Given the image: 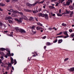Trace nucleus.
Returning a JSON list of instances; mask_svg holds the SVG:
<instances>
[{
	"instance_id": "nucleus-54",
	"label": "nucleus",
	"mask_w": 74,
	"mask_h": 74,
	"mask_svg": "<svg viewBox=\"0 0 74 74\" xmlns=\"http://www.w3.org/2000/svg\"><path fill=\"white\" fill-rule=\"evenodd\" d=\"M8 18H9V19H12V18L10 16H8Z\"/></svg>"
},
{
	"instance_id": "nucleus-2",
	"label": "nucleus",
	"mask_w": 74,
	"mask_h": 74,
	"mask_svg": "<svg viewBox=\"0 0 74 74\" xmlns=\"http://www.w3.org/2000/svg\"><path fill=\"white\" fill-rule=\"evenodd\" d=\"M10 60L11 64H13L14 63V65L16 64L17 63L16 61V60H14L13 58L11 57L10 58Z\"/></svg>"
},
{
	"instance_id": "nucleus-35",
	"label": "nucleus",
	"mask_w": 74,
	"mask_h": 74,
	"mask_svg": "<svg viewBox=\"0 0 74 74\" xmlns=\"http://www.w3.org/2000/svg\"><path fill=\"white\" fill-rule=\"evenodd\" d=\"M18 14H19L21 15H23V13L21 12H18Z\"/></svg>"
},
{
	"instance_id": "nucleus-13",
	"label": "nucleus",
	"mask_w": 74,
	"mask_h": 74,
	"mask_svg": "<svg viewBox=\"0 0 74 74\" xmlns=\"http://www.w3.org/2000/svg\"><path fill=\"white\" fill-rule=\"evenodd\" d=\"M62 41H63V40H62V39L59 40H58V44H60V43H61V42H62Z\"/></svg>"
},
{
	"instance_id": "nucleus-30",
	"label": "nucleus",
	"mask_w": 74,
	"mask_h": 74,
	"mask_svg": "<svg viewBox=\"0 0 74 74\" xmlns=\"http://www.w3.org/2000/svg\"><path fill=\"white\" fill-rule=\"evenodd\" d=\"M69 58H66L64 59V61L66 62V61H67V60H69Z\"/></svg>"
},
{
	"instance_id": "nucleus-24",
	"label": "nucleus",
	"mask_w": 74,
	"mask_h": 74,
	"mask_svg": "<svg viewBox=\"0 0 74 74\" xmlns=\"http://www.w3.org/2000/svg\"><path fill=\"white\" fill-rule=\"evenodd\" d=\"M42 16V13H39L38 14V16Z\"/></svg>"
},
{
	"instance_id": "nucleus-52",
	"label": "nucleus",
	"mask_w": 74,
	"mask_h": 74,
	"mask_svg": "<svg viewBox=\"0 0 74 74\" xmlns=\"http://www.w3.org/2000/svg\"><path fill=\"white\" fill-rule=\"evenodd\" d=\"M51 15L53 16H55V14H53L52 13H51Z\"/></svg>"
},
{
	"instance_id": "nucleus-22",
	"label": "nucleus",
	"mask_w": 74,
	"mask_h": 74,
	"mask_svg": "<svg viewBox=\"0 0 74 74\" xmlns=\"http://www.w3.org/2000/svg\"><path fill=\"white\" fill-rule=\"evenodd\" d=\"M8 21L9 23H13L12 21L10 20H8Z\"/></svg>"
},
{
	"instance_id": "nucleus-10",
	"label": "nucleus",
	"mask_w": 74,
	"mask_h": 74,
	"mask_svg": "<svg viewBox=\"0 0 74 74\" xmlns=\"http://www.w3.org/2000/svg\"><path fill=\"white\" fill-rule=\"evenodd\" d=\"M8 11H9V12H12L13 13L14 12V10L12 9H11L10 10H8Z\"/></svg>"
},
{
	"instance_id": "nucleus-44",
	"label": "nucleus",
	"mask_w": 74,
	"mask_h": 74,
	"mask_svg": "<svg viewBox=\"0 0 74 74\" xmlns=\"http://www.w3.org/2000/svg\"><path fill=\"white\" fill-rule=\"evenodd\" d=\"M8 19H9L8 18V17H6L5 18V20H8Z\"/></svg>"
},
{
	"instance_id": "nucleus-6",
	"label": "nucleus",
	"mask_w": 74,
	"mask_h": 74,
	"mask_svg": "<svg viewBox=\"0 0 74 74\" xmlns=\"http://www.w3.org/2000/svg\"><path fill=\"white\" fill-rule=\"evenodd\" d=\"M49 7L50 9L52 10L53 9H55V8L54 6H49Z\"/></svg>"
},
{
	"instance_id": "nucleus-19",
	"label": "nucleus",
	"mask_w": 74,
	"mask_h": 74,
	"mask_svg": "<svg viewBox=\"0 0 74 74\" xmlns=\"http://www.w3.org/2000/svg\"><path fill=\"white\" fill-rule=\"evenodd\" d=\"M67 31L64 32V34H65V35H66V36H69V35H68V34H67Z\"/></svg>"
},
{
	"instance_id": "nucleus-7",
	"label": "nucleus",
	"mask_w": 74,
	"mask_h": 74,
	"mask_svg": "<svg viewBox=\"0 0 74 74\" xmlns=\"http://www.w3.org/2000/svg\"><path fill=\"white\" fill-rule=\"evenodd\" d=\"M8 53H7L6 54L8 56H11V53H10V51L9 50L8 51Z\"/></svg>"
},
{
	"instance_id": "nucleus-15",
	"label": "nucleus",
	"mask_w": 74,
	"mask_h": 74,
	"mask_svg": "<svg viewBox=\"0 0 74 74\" xmlns=\"http://www.w3.org/2000/svg\"><path fill=\"white\" fill-rule=\"evenodd\" d=\"M45 18H46V19H48V14H45Z\"/></svg>"
},
{
	"instance_id": "nucleus-1",
	"label": "nucleus",
	"mask_w": 74,
	"mask_h": 74,
	"mask_svg": "<svg viewBox=\"0 0 74 74\" xmlns=\"http://www.w3.org/2000/svg\"><path fill=\"white\" fill-rule=\"evenodd\" d=\"M15 29L16 32H19L21 33H26V31L25 30L22 29H19L18 27L15 28Z\"/></svg>"
},
{
	"instance_id": "nucleus-29",
	"label": "nucleus",
	"mask_w": 74,
	"mask_h": 74,
	"mask_svg": "<svg viewBox=\"0 0 74 74\" xmlns=\"http://www.w3.org/2000/svg\"><path fill=\"white\" fill-rule=\"evenodd\" d=\"M62 26H66V24H65L64 23H62Z\"/></svg>"
},
{
	"instance_id": "nucleus-45",
	"label": "nucleus",
	"mask_w": 74,
	"mask_h": 74,
	"mask_svg": "<svg viewBox=\"0 0 74 74\" xmlns=\"http://www.w3.org/2000/svg\"><path fill=\"white\" fill-rule=\"evenodd\" d=\"M57 4L56 5V6L57 7V6H58L59 5V3H58V2H56Z\"/></svg>"
},
{
	"instance_id": "nucleus-28",
	"label": "nucleus",
	"mask_w": 74,
	"mask_h": 74,
	"mask_svg": "<svg viewBox=\"0 0 74 74\" xmlns=\"http://www.w3.org/2000/svg\"><path fill=\"white\" fill-rule=\"evenodd\" d=\"M38 25H39V26H42V24H41V23H37Z\"/></svg>"
},
{
	"instance_id": "nucleus-18",
	"label": "nucleus",
	"mask_w": 74,
	"mask_h": 74,
	"mask_svg": "<svg viewBox=\"0 0 74 74\" xmlns=\"http://www.w3.org/2000/svg\"><path fill=\"white\" fill-rule=\"evenodd\" d=\"M5 50H6V49L4 48H1L0 49V50L1 51H5Z\"/></svg>"
},
{
	"instance_id": "nucleus-20",
	"label": "nucleus",
	"mask_w": 74,
	"mask_h": 74,
	"mask_svg": "<svg viewBox=\"0 0 74 74\" xmlns=\"http://www.w3.org/2000/svg\"><path fill=\"white\" fill-rule=\"evenodd\" d=\"M57 15L58 16H62V14L60 13L57 14Z\"/></svg>"
},
{
	"instance_id": "nucleus-26",
	"label": "nucleus",
	"mask_w": 74,
	"mask_h": 74,
	"mask_svg": "<svg viewBox=\"0 0 74 74\" xmlns=\"http://www.w3.org/2000/svg\"><path fill=\"white\" fill-rule=\"evenodd\" d=\"M66 13H67L66 14H70V11L66 10Z\"/></svg>"
},
{
	"instance_id": "nucleus-60",
	"label": "nucleus",
	"mask_w": 74,
	"mask_h": 74,
	"mask_svg": "<svg viewBox=\"0 0 74 74\" xmlns=\"http://www.w3.org/2000/svg\"><path fill=\"white\" fill-rule=\"evenodd\" d=\"M61 9H60L59 10V12L60 13H61Z\"/></svg>"
},
{
	"instance_id": "nucleus-23",
	"label": "nucleus",
	"mask_w": 74,
	"mask_h": 74,
	"mask_svg": "<svg viewBox=\"0 0 74 74\" xmlns=\"http://www.w3.org/2000/svg\"><path fill=\"white\" fill-rule=\"evenodd\" d=\"M8 67H11L12 66V65L11 64V63H10L8 64Z\"/></svg>"
},
{
	"instance_id": "nucleus-57",
	"label": "nucleus",
	"mask_w": 74,
	"mask_h": 74,
	"mask_svg": "<svg viewBox=\"0 0 74 74\" xmlns=\"http://www.w3.org/2000/svg\"><path fill=\"white\" fill-rule=\"evenodd\" d=\"M0 11H3V10L0 8Z\"/></svg>"
},
{
	"instance_id": "nucleus-21",
	"label": "nucleus",
	"mask_w": 74,
	"mask_h": 74,
	"mask_svg": "<svg viewBox=\"0 0 74 74\" xmlns=\"http://www.w3.org/2000/svg\"><path fill=\"white\" fill-rule=\"evenodd\" d=\"M51 44L50 42H47L46 43V45H50Z\"/></svg>"
},
{
	"instance_id": "nucleus-27",
	"label": "nucleus",
	"mask_w": 74,
	"mask_h": 74,
	"mask_svg": "<svg viewBox=\"0 0 74 74\" xmlns=\"http://www.w3.org/2000/svg\"><path fill=\"white\" fill-rule=\"evenodd\" d=\"M33 18L32 17H30V18L29 19V21H32V20H33Z\"/></svg>"
},
{
	"instance_id": "nucleus-43",
	"label": "nucleus",
	"mask_w": 74,
	"mask_h": 74,
	"mask_svg": "<svg viewBox=\"0 0 74 74\" xmlns=\"http://www.w3.org/2000/svg\"><path fill=\"white\" fill-rule=\"evenodd\" d=\"M62 34V32H61L59 34H58L57 35H60Z\"/></svg>"
},
{
	"instance_id": "nucleus-59",
	"label": "nucleus",
	"mask_w": 74,
	"mask_h": 74,
	"mask_svg": "<svg viewBox=\"0 0 74 74\" xmlns=\"http://www.w3.org/2000/svg\"><path fill=\"white\" fill-rule=\"evenodd\" d=\"M32 29H34V26H33L32 27Z\"/></svg>"
},
{
	"instance_id": "nucleus-8",
	"label": "nucleus",
	"mask_w": 74,
	"mask_h": 74,
	"mask_svg": "<svg viewBox=\"0 0 74 74\" xmlns=\"http://www.w3.org/2000/svg\"><path fill=\"white\" fill-rule=\"evenodd\" d=\"M73 14H74V12H73V11H72L71 12V13L70 14V17H72L73 16Z\"/></svg>"
},
{
	"instance_id": "nucleus-33",
	"label": "nucleus",
	"mask_w": 74,
	"mask_h": 74,
	"mask_svg": "<svg viewBox=\"0 0 74 74\" xmlns=\"http://www.w3.org/2000/svg\"><path fill=\"white\" fill-rule=\"evenodd\" d=\"M1 55H2V56H4L5 55V54L2 52L1 53Z\"/></svg>"
},
{
	"instance_id": "nucleus-63",
	"label": "nucleus",
	"mask_w": 74,
	"mask_h": 74,
	"mask_svg": "<svg viewBox=\"0 0 74 74\" xmlns=\"http://www.w3.org/2000/svg\"><path fill=\"white\" fill-rule=\"evenodd\" d=\"M10 34H11V35H12V34H13V32H12L10 33Z\"/></svg>"
},
{
	"instance_id": "nucleus-42",
	"label": "nucleus",
	"mask_w": 74,
	"mask_h": 74,
	"mask_svg": "<svg viewBox=\"0 0 74 74\" xmlns=\"http://www.w3.org/2000/svg\"><path fill=\"white\" fill-rule=\"evenodd\" d=\"M62 4L64 5V6H66V4H65V2H63Z\"/></svg>"
},
{
	"instance_id": "nucleus-51",
	"label": "nucleus",
	"mask_w": 74,
	"mask_h": 74,
	"mask_svg": "<svg viewBox=\"0 0 74 74\" xmlns=\"http://www.w3.org/2000/svg\"><path fill=\"white\" fill-rule=\"evenodd\" d=\"M5 1L7 3H8V2H10V0H5Z\"/></svg>"
},
{
	"instance_id": "nucleus-48",
	"label": "nucleus",
	"mask_w": 74,
	"mask_h": 74,
	"mask_svg": "<svg viewBox=\"0 0 74 74\" xmlns=\"http://www.w3.org/2000/svg\"><path fill=\"white\" fill-rule=\"evenodd\" d=\"M5 58H8V56L7 55V54H6L5 56Z\"/></svg>"
},
{
	"instance_id": "nucleus-58",
	"label": "nucleus",
	"mask_w": 74,
	"mask_h": 74,
	"mask_svg": "<svg viewBox=\"0 0 74 74\" xmlns=\"http://www.w3.org/2000/svg\"><path fill=\"white\" fill-rule=\"evenodd\" d=\"M32 32H34V34H36V31L34 32V31H33V30H32Z\"/></svg>"
},
{
	"instance_id": "nucleus-3",
	"label": "nucleus",
	"mask_w": 74,
	"mask_h": 74,
	"mask_svg": "<svg viewBox=\"0 0 74 74\" xmlns=\"http://www.w3.org/2000/svg\"><path fill=\"white\" fill-rule=\"evenodd\" d=\"M14 19L15 20V21H16L17 22L18 24H20V23H22V18H19V19H18L17 18H15Z\"/></svg>"
},
{
	"instance_id": "nucleus-12",
	"label": "nucleus",
	"mask_w": 74,
	"mask_h": 74,
	"mask_svg": "<svg viewBox=\"0 0 74 74\" xmlns=\"http://www.w3.org/2000/svg\"><path fill=\"white\" fill-rule=\"evenodd\" d=\"M69 71H74V68L73 67L71 68L70 69H69Z\"/></svg>"
},
{
	"instance_id": "nucleus-41",
	"label": "nucleus",
	"mask_w": 74,
	"mask_h": 74,
	"mask_svg": "<svg viewBox=\"0 0 74 74\" xmlns=\"http://www.w3.org/2000/svg\"><path fill=\"white\" fill-rule=\"evenodd\" d=\"M58 41V39H56L55 41H54L53 42V43H55L56 42Z\"/></svg>"
},
{
	"instance_id": "nucleus-36",
	"label": "nucleus",
	"mask_w": 74,
	"mask_h": 74,
	"mask_svg": "<svg viewBox=\"0 0 74 74\" xmlns=\"http://www.w3.org/2000/svg\"><path fill=\"white\" fill-rule=\"evenodd\" d=\"M0 5H1V6H2L3 7H4V6H5V4H4L2 3H1Z\"/></svg>"
},
{
	"instance_id": "nucleus-49",
	"label": "nucleus",
	"mask_w": 74,
	"mask_h": 74,
	"mask_svg": "<svg viewBox=\"0 0 74 74\" xmlns=\"http://www.w3.org/2000/svg\"><path fill=\"white\" fill-rule=\"evenodd\" d=\"M69 35H66V36H65L64 37V38H67V37H69Z\"/></svg>"
},
{
	"instance_id": "nucleus-53",
	"label": "nucleus",
	"mask_w": 74,
	"mask_h": 74,
	"mask_svg": "<svg viewBox=\"0 0 74 74\" xmlns=\"http://www.w3.org/2000/svg\"><path fill=\"white\" fill-rule=\"evenodd\" d=\"M2 62L1 60L0 59V64H1V63H2L3 62Z\"/></svg>"
},
{
	"instance_id": "nucleus-55",
	"label": "nucleus",
	"mask_w": 74,
	"mask_h": 74,
	"mask_svg": "<svg viewBox=\"0 0 74 74\" xmlns=\"http://www.w3.org/2000/svg\"><path fill=\"white\" fill-rule=\"evenodd\" d=\"M46 37H47L46 36H45L44 37H43L42 38V39H45V38H46Z\"/></svg>"
},
{
	"instance_id": "nucleus-47",
	"label": "nucleus",
	"mask_w": 74,
	"mask_h": 74,
	"mask_svg": "<svg viewBox=\"0 0 74 74\" xmlns=\"http://www.w3.org/2000/svg\"><path fill=\"white\" fill-rule=\"evenodd\" d=\"M73 31V29H70L69 30V32H71Z\"/></svg>"
},
{
	"instance_id": "nucleus-11",
	"label": "nucleus",
	"mask_w": 74,
	"mask_h": 74,
	"mask_svg": "<svg viewBox=\"0 0 74 74\" xmlns=\"http://www.w3.org/2000/svg\"><path fill=\"white\" fill-rule=\"evenodd\" d=\"M19 12L17 10H14L13 13V14H18Z\"/></svg>"
},
{
	"instance_id": "nucleus-56",
	"label": "nucleus",
	"mask_w": 74,
	"mask_h": 74,
	"mask_svg": "<svg viewBox=\"0 0 74 74\" xmlns=\"http://www.w3.org/2000/svg\"><path fill=\"white\" fill-rule=\"evenodd\" d=\"M65 0H62V1H61V3H63V1H65Z\"/></svg>"
},
{
	"instance_id": "nucleus-50",
	"label": "nucleus",
	"mask_w": 74,
	"mask_h": 74,
	"mask_svg": "<svg viewBox=\"0 0 74 74\" xmlns=\"http://www.w3.org/2000/svg\"><path fill=\"white\" fill-rule=\"evenodd\" d=\"M10 69V68H9V67L8 66L6 68V70H9Z\"/></svg>"
},
{
	"instance_id": "nucleus-39",
	"label": "nucleus",
	"mask_w": 74,
	"mask_h": 74,
	"mask_svg": "<svg viewBox=\"0 0 74 74\" xmlns=\"http://www.w3.org/2000/svg\"><path fill=\"white\" fill-rule=\"evenodd\" d=\"M3 25V23H0V26H2Z\"/></svg>"
},
{
	"instance_id": "nucleus-16",
	"label": "nucleus",
	"mask_w": 74,
	"mask_h": 74,
	"mask_svg": "<svg viewBox=\"0 0 74 74\" xmlns=\"http://www.w3.org/2000/svg\"><path fill=\"white\" fill-rule=\"evenodd\" d=\"M26 4L27 6H29V7H31V6H32V5L31 4H30V3H26Z\"/></svg>"
},
{
	"instance_id": "nucleus-5",
	"label": "nucleus",
	"mask_w": 74,
	"mask_h": 74,
	"mask_svg": "<svg viewBox=\"0 0 74 74\" xmlns=\"http://www.w3.org/2000/svg\"><path fill=\"white\" fill-rule=\"evenodd\" d=\"M24 11L25 12H32V10L27 9H24Z\"/></svg>"
},
{
	"instance_id": "nucleus-32",
	"label": "nucleus",
	"mask_w": 74,
	"mask_h": 74,
	"mask_svg": "<svg viewBox=\"0 0 74 74\" xmlns=\"http://www.w3.org/2000/svg\"><path fill=\"white\" fill-rule=\"evenodd\" d=\"M62 37H64L63 36H59L57 37V38H62Z\"/></svg>"
},
{
	"instance_id": "nucleus-40",
	"label": "nucleus",
	"mask_w": 74,
	"mask_h": 74,
	"mask_svg": "<svg viewBox=\"0 0 74 74\" xmlns=\"http://www.w3.org/2000/svg\"><path fill=\"white\" fill-rule=\"evenodd\" d=\"M45 14H42V16H42V17H45Z\"/></svg>"
},
{
	"instance_id": "nucleus-9",
	"label": "nucleus",
	"mask_w": 74,
	"mask_h": 74,
	"mask_svg": "<svg viewBox=\"0 0 74 74\" xmlns=\"http://www.w3.org/2000/svg\"><path fill=\"white\" fill-rule=\"evenodd\" d=\"M2 64H1V66L3 67H5V64L4 63H2Z\"/></svg>"
},
{
	"instance_id": "nucleus-31",
	"label": "nucleus",
	"mask_w": 74,
	"mask_h": 74,
	"mask_svg": "<svg viewBox=\"0 0 74 74\" xmlns=\"http://www.w3.org/2000/svg\"><path fill=\"white\" fill-rule=\"evenodd\" d=\"M12 70H11V72H12V71H13L14 70V67L13 66H12Z\"/></svg>"
},
{
	"instance_id": "nucleus-17",
	"label": "nucleus",
	"mask_w": 74,
	"mask_h": 74,
	"mask_svg": "<svg viewBox=\"0 0 74 74\" xmlns=\"http://www.w3.org/2000/svg\"><path fill=\"white\" fill-rule=\"evenodd\" d=\"M70 9L71 10H72L74 9V8H73V6H69Z\"/></svg>"
},
{
	"instance_id": "nucleus-64",
	"label": "nucleus",
	"mask_w": 74,
	"mask_h": 74,
	"mask_svg": "<svg viewBox=\"0 0 74 74\" xmlns=\"http://www.w3.org/2000/svg\"><path fill=\"white\" fill-rule=\"evenodd\" d=\"M42 9H39V11L40 12L41 11Z\"/></svg>"
},
{
	"instance_id": "nucleus-14",
	"label": "nucleus",
	"mask_w": 74,
	"mask_h": 74,
	"mask_svg": "<svg viewBox=\"0 0 74 74\" xmlns=\"http://www.w3.org/2000/svg\"><path fill=\"white\" fill-rule=\"evenodd\" d=\"M36 29L37 30H41L42 29V28H40V27H36Z\"/></svg>"
},
{
	"instance_id": "nucleus-38",
	"label": "nucleus",
	"mask_w": 74,
	"mask_h": 74,
	"mask_svg": "<svg viewBox=\"0 0 74 74\" xmlns=\"http://www.w3.org/2000/svg\"><path fill=\"white\" fill-rule=\"evenodd\" d=\"M12 16H13V17H15L16 16H15V14H12Z\"/></svg>"
},
{
	"instance_id": "nucleus-34",
	"label": "nucleus",
	"mask_w": 74,
	"mask_h": 74,
	"mask_svg": "<svg viewBox=\"0 0 74 74\" xmlns=\"http://www.w3.org/2000/svg\"><path fill=\"white\" fill-rule=\"evenodd\" d=\"M32 12H33V13H36L37 12V11L36 10H35V11H32Z\"/></svg>"
},
{
	"instance_id": "nucleus-46",
	"label": "nucleus",
	"mask_w": 74,
	"mask_h": 74,
	"mask_svg": "<svg viewBox=\"0 0 74 74\" xmlns=\"http://www.w3.org/2000/svg\"><path fill=\"white\" fill-rule=\"evenodd\" d=\"M71 37H74V33L72 34L71 35Z\"/></svg>"
},
{
	"instance_id": "nucleus-62",
	"label": "nucleus",
	"mask_w": 74,
	"mask_h": 74,
	"mask_svg": "<svg viewBox=\"0 0 74 74\" xmlns=\"http://www.w3.org/2000/svg\"><path fill=\"white\" fill-rule=\"evenodd\" d=\"M32 56L33 57H36V55H34Z\"/></svg>"
},
{
	"instance_id": "nucleus-61",
	"label": "nucleus",
	"mask_w": 74,
	"mask_h": 74,
	"mask_svg": "<svg viewBox=\"0 0 74 74\" xmlns=\"http://www.w3.org/2000/svg\"><path fill=\"white\" fill-rule=\"evenodd\" d=\"M8 36H10V37H12V35H11V34H9Z\"/></svg>"
},
{
	"instance_id": "nucleus-37",
	"label": "nucleus",
	"mask_w": 74,
	"mask_h": 74,
	"mask_svg": "<svg viewBox=\"0 0 74 74\" xmlns=\"http://www.w3.org/2000/svg\"><path fill=\"white\" fill-rule=\"evenodd\" d=\"M23 19H24V20H26V17L25 16H23Z\"/></svg>"
},
{
	"instance_id": "nucleus-25",
	"label": "nucleus",
	"mask_w": 74,
	"mask_h": 74,
	"mask_svg": "<svg viewBox=\"0 0 74 74\" xmlns=\"http://www.w3.org/2000/svg\"><path fill=\"white\" fill-rule=\"evenodd\" d=\"M45 1V0H44L43 1H41L38 4H42V3H43L44 2V1Z\"/></svg>"
},
{
	"instance_id": "nucleus-4",
	"label": "nucleus",
	"mask_w": 74,
	"mask_h": 74,
	"mask_svg": "<svg viewBox=\"0 0 74 74\" xmlns=\"http://www.w3.org/2000/svg\"><path fill=\"white\" fill-rule=\"evenodd\" d=\"M73 1L72 0H68V1L66 2V6L67 5H69L70 4V3H72Z\"/></svg>"
}]
</instances>
